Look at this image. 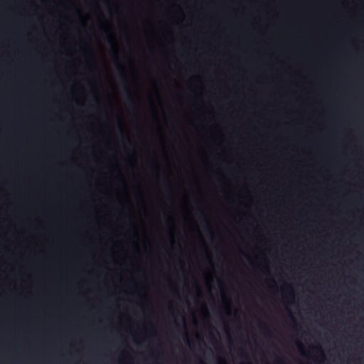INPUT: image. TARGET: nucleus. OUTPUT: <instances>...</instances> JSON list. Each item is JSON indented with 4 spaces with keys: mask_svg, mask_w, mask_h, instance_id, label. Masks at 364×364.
Masks as SVG:
<instances>
[{
    "mask_svg": "<svg viewBox=\"0 0 364 364\" xmlns=\"http://www.w3.org/2000/svg\"><path fill=\"white\" fill-rule=\"evenodd\" d=\"M116 69L117 70V71H119V77L120 79V80L122 81V82L123 84H125L126 82V79H125V76L124 75V72H123V68L121 64H119L118 62L116 64Z\"/></svg>",
    "mask_w": 364,
    "mask_h": 364,
    "instance_id": "f257e3e1",
    "label": "nucleus"
},
{
    "mask_svg": "<svg viewBox=\"0 0 364 364\" xmlns=\"http://www.w3.org/2000/svg\"><path fill=\"white\" fill-rule=\"evenodd\" d=\"M124 92L127 97V99L128 100L129 102L130 105H133L134 102H133V100L131 97V95H130V92H129V90L126 87V86H124Z\"/></svg>",
    "mask_w": 364,
    "mask_h": 364,
    "instance_id": "f03ea898",
    "label": "nucleus"
},
{
    "mask_svg": "<svg viewBox=\"0 0 364 364\" xmlns=\"http://www.w3.org/2000/svg\"><path fill=\"white\" fill-rule=\"evenodd\" d=\"M107 43H108L109 46H113V39H112V37H110L109 36V37L107 38Z\"/></svg>",
    "mask_w": 364,
    "mask_h": 364,
    "instance_id": "7ed1b4c3",
    "label": "nucleus"
},
{
    "mask_svg": "<svg viewBox=\"0 0 364 364\" xmlns=\"http://www.w3.org/2000/svg\"><path fill=\"white\" fill-rule=\"evenodd\" d=\"M118 129H119V131L121 133H122V124H121V123H120L119 122V123H118Z\"/></svg>",
    "mask_w": 364,
    "mask_h": 364,
    "instance_id": "20e7f679",
    "label": "nucleus"
},
{
    "mask_svg": "<svg viewBox=\"0 0 364 364\" xmlns=\"http://www.w3.org/2000/svg\"><path fill=\"white\" fill-rule=\"evenodd\" d=\"M313 349H315L317 351H319V352H321L323 354V351H322V350L321 349L320 347H316V348H314Z\"/></svg>",
    "mask_w": 364,
    "mask_h": 364,
    "instance_id": "39448f33",
    "label": "nucleus"
},
{
    "mask_svg": "<svg viewBox=\"0 0 364 364\" xmlns=\"http://www.w3.org/2000/svg\"><path fill=\"white\" fill-rule=\"evenodd\" d=\"M289 316H290L291 319L294 322V321H295V320H294V316H292L291 313H290V312H289Z\"/></svg>",
    "mask_w": 364,
    "mask_h": 364,
    "instance_id": "423d86ee",
    "label": "nucleus"
},
{
    "mask_svg": "<svg viewBox=\"0 0 364 364\" xmlns=\"http://www.w3.org/2000/svg\"><path fill=\"white\" fill-rule=\"evenodd\" d=\"M94 100L96 102H98V99L96 96L94 97Z\"/></svg>",
    "mask_w": 364,
    "mask_h": 364,
    "instance_id": "0eeeda50",
    "label": "nucleus"
},
{
    "mask_svg": "<svg viewBox=\"0 0 364 364\" xmlns=\"http://www.w3.org/2000/svg\"><path fill=\"white\" fill-rule=\"evenodd\" d=\"M114 55H115L116 58H117V51L115 49H114Z\"/></svg>",
    "mask_w": 364,
    "mask_h": 364,
    "instance_id": "6e6552de",
    "label": "nucleus"
},
{
    "mask_svg": "<svg viewBox=\"0 0 364 364\" xmlns=\"http://www.w3.org/2000/svg\"><path fill=\"white\" fill-rule=\"evenodd\" d=\"M208 231L210 232V233L211 234V232H210V228H208Z\"/></svg>",
    "mask_w": 364,
    "mask_h": 364,
    "instance_id": "1a4fd4ad",
    "label": "nucleus"
},
{
    "mask_svg": "<svg viewBox=\"0 0 364 364\" xmlns=\"http://www.w3.org/2000/svg\"><path fill=\"white\" fill-rule=\"evenodd\" d=\"M201 364H205V363H202V362H201Z\"/></svg>",
    "mask_w": 364,
    "mask_h": 364,
    "instance_id": "9d476101",
    "label": "nucleus"
}]
</instances>
